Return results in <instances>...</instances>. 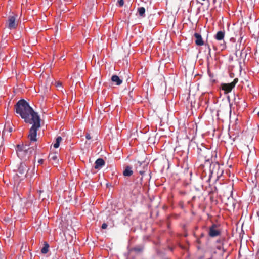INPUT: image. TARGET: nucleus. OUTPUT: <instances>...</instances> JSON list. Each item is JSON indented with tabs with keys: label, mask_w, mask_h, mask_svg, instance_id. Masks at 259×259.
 Here are the masks:
<instances>
[{
	"label": "nucleus",
	"mask_w": 259,
	"mask_h": 259,
	"mask_svg": "<svg viewBox=\"0 0 259 259\" xmlns=\"http://www.w3.org/2000/svg\"><path fill=\"white\" fill-rule=\"evenodd\" d=\"M16 112L19 114L22 118L27 123L32 124V120L39 118L29 103L24 99L19 100L15 106Z\"/></svg>",
	"instance_id": "nucleus-1"
},
{
	"label": "nucleus",
	"mask_w": 259,
	"mask_h": 259,
	"mask_svg": "<svg viewBox=\"0 0 259 259\" xmlns=\"http://www.w3.org/2000/svg\"><path fill=\"white\" fill-rule=\"evenodd\" d=\"M197 154L200 160H204V164H202L203 167H208L212 157V151L205 147L202 144L197 146Z\"/></svg>",
	"instance_id": "nucleus-2"
},
{
	"label": "nucleus",
	"mask_w": 259,
	"mask_h": 259,
	"mask_svg": "<svg viewBox=\"0 0 259 259\" xmlns=\"http://www.w3.org/2000/svg\"><path fill=\"white\" fill-rule=\"evenodd\" d=\"M28 166L26 163L21 162L18 165L17 169H14L15 174L13 175L14 186H18L22 180H23L26 176L28 172Z\"/></svg>",
	"instance_id": "nucleus-3"
},
{
	"label": "nucleus",
	"mask_w": 259,
	"mask_h": 259,
	"mask_svg": "<svg viewBox=\"0 0 259 259\" xmlns=\"http://www.w3.org/2000/svg\"><path fill=\"white\" fill-rule=\"evenodd\" d=\"M36 146L29 147L28 146L23 145H17L16 150L18 157L20 158H28L35 151Z\"/></svg>",
	"instance_id": "nucleus-4"
},
{
	"label": "nucleus",
	"mask_w": 259,
	"mask_h": 259,
	"mask_svg": "<svg viewBox=\"0 0 259 259\" xmlns=\"http://www.w3.org/2000/svg\"><path fill=\"white\" fill-rule=\"evenodd\" d=\"M209 175L208 181L213 176L215 177L216 180H218L223 174L224 170L221 168L218 162H210L209 165Z\"/></svg>",
	"instance_id": "nucleus-5"
},
{
	"label": "nucleus",
	"mask_w": 259,
	"mask_h": 259,
	"mask_svg": "<svg viewBox=\"0 0 259 259\" xmlns=\"http://www.w3.org/2000/svg\"><path fill=\"white\" fill-rule=\"evenodd\" d=\"M32 123L33 124L29 130L28 137L31 142H36L37 140L36 138L37 132L40 127V117L32 120Z\"/></svg>",
	"instance_id": "nucleus-6"
},
{
	"label": "nucleus",
	"mask_w": 259,
	"mask_h": 259,
	"mask_svg": "<svg viewBox=\"0 0 259 259\" xmlns=\"http://www.w3.org/2000/svg\"><path fill=\"white\" fill-rule=\"evenodd\" d=\"M136 170L143 176L148 168V163L144 161H137L135 164Z\"/></svg>",
	"instance_id": "nucleus-7"
},
{
	"label": "nucleus",
	"mask_w": 259,
	"mask_h": 259,
	"mask_svg": "<svg viewBox=\"0 0 259 259\" xmlns=\"http://www.w3.org/2000/svg\"><path fill=\"white\" fill-rule=\"evenodd\" d=\"M238 81V79L236 78L233 81L230 83H222L221 84V88L224 91L225 94L230 93L232 89L235 87V85Z\"/></svg>",
	"instance_id": "nucleus-8"
},
{
	"label": "nucleus",
	"mask_w": 259,
	"mask_h": 259,
	"mask_svg": "<svg viewBox=\"0 0 259 259\" xmlns=\"http://www.w3.org/2000/svg\"><path fill=\"white\" fill-rule=\"evenodd\" d=\"M218 226L216 224H212L210 227H209V230L208 232L209 236L211 237H214L218 236L221 234V231L218 229Z\"/></svg>",
	"instance_id": "nucleus-9"
},
{
	"label": "nucleus",
	"mask_w": 259,
	"mask_h": 259,
	"mask_svg": "<svg viewBox=\"0 0 259 259\" xmlns=\"http://www.w3.org/2000/svg\"><path fill=\"white\" fill-rule=\"evenodd\" d=\"M17 16L13 15L9 17L8 19V27L10 29H15L17 26V23L16 21Z\"/></svg>",
	"instance_id": "nucleus-10"
},
{
	"label": "nucleus",
	"mask_w": 259,
	"mask_h": 259,
	"mask_svg": "<svg viewBox=\"0 0 259 259\" xmlns=\"http://www.w3.org/2000/svg\"><path fill=\"white\" fill-rule=\"evenodd\" d=\"M123 79L124 78L121 75L119 77L116 75H113L111 77L112 81L114 82L117 85H120Z\"/></svg>",
	"instance_id": "nucleus-11"
},
{
	"label": "nucleus",
	"mask_w": 259,
	"mask_h": 259,
	"mask_svg": "<svg viewBox=\"0 0 259 259\" xmlns=\"http://www.w3.org/2000/svg\"><path fill=\"white\" fill-rule=\"evenodd\" d=\"M49 160L52 164L56 166L58 163V156L56 153L50 154L48 156Z\"/></svg>",
	"instance_id": "nucleus-12"
},
{
	"label": "nucleus",
	"mask_w": 259,
	"mask_h": 259,
	"mask_svg": "<svg viewBox=\"0 0 259 259\" xmlns=\"http://www.w3.org/2000/svg\"><path fill=\"white\" fill-rule=\"evenodd\" d=\"M194 36L196 39L195 42L197 46H202L204 45V41L202 39L201 35L200 34L195 33L194 34Z\"/></svg>",
	"instance_id": "nucleus-13"
},
{
	"label": "nucleus",
	"mask_w": 259,
	"mask_h": 259,
	"mask_svg": "<svg viewBox=\"0 0 259 259\" xmlns=\"http://www.w3.org/2000/svg\"><path fill=\"white\" fill-rule=\"evenodd\" d=\"M105 164L104 160L102 158H98L96 160L95 163V168L100 169Z\"/></svg>",
	"instance_id": "nucleus-14"
},
{
	"label": "nucleus",
	"mask_w": 259,
	"mask_h": 259,
	"mask_svg": "<svg viewBox=\"0 0 259 259\" xmlns=\"http://www.w3.org/2000/svg\"><path fill=\"white\" fill-rule=\"evenodd\" d=\"M225 204L230 207H235V203L232 196H230L227 198V201L225 202Z\"/></svg>",
	"instance_id": "nucleus-15"
},
{
	"label": "nucleus",
	"mask_w": 259,
	"mask_h": 259,
	"mask_svg": "<svg viewBox=\"0 0 259 259\" xmlns=\"http://www.w3.org/2000/svg\"><path fill=\"white\" fill-rule=\"evenodd\" d=\"M133 174L132 168L130 166H127L125 167L124 170L123 172V175L124 176L130 177Z\"/></svg>",
	"instance_id": "nucleus-16"
},
{
	"label": "nucleus",
	"mask_w": 259,
	"mask_h": 259,
	"mask_svg": "<svg viewBox=\"0 0 259 259\" xmlns=\"http://www.w3.org/2000/svg\"><path fill=\"white\" fill-rule=\"evenodd\" d=\"M225 36L224 31H219L217 32L214 37L217 40H222L224 39Z\"/></svg>",
	"instance_id": "nucleus-17"
},
{
	"label": "nucleus",
	"mask_w": 259,
	"mask_h": 259,
	"mask_svg": "<svg viewBox=\"0 0 259 259\" xmlns=\"http://www.w3.org/2000/svg\"><path fill=\"white\" fill-rule=\"evenodd\" d=\"M49 244L47 242H45L44 243V247L41 249V252L42 254H46L47 253H48V252L49 251Z\"/></svg>",
	"instance_id": "nucleus-18"
},
{
	"label": "nucleus",
	"mask_w": 259,
	"mask_h": 259,
	"mask_svg": "<svg viewBox=\"0 0 259 259\" xmlns=\"http://www.w3.org/2000/svg\"><path fill=\"white\" fill-rule=\"evenodd\" d=\"M205 51L207 52L206 58L207 59H209L210 57H211V49L209 45H205Z\"/></svg>",
	"instance_id": "nucleus-19"
},
{
	"label": "nucleus",
	"mask_w": 259,
	"mask_h": 259,
	"mask_svg": "<svg viewBox=\"0 0 259 259\" xmlns=\"http://www.w3.org/2000/svg\"><path fill=\"white\" fill-rule=\"evenodd\" d=\"M62 140V138L61 137H60V136L56 138V142L54 144V147L55 148H57L59 147V146L60 145V143L61 142Z\"/></svg>",
	"instance_id": "nucleus-20"
},
{
	"label": "nucleus",
	"mask_w": 259,
	"mask_h": 259,
	"mask_svg": "<svg viewBox=\"0 0 259 259\" xmlns=\"http://www.w3.org/2000/svg\"><path fill=\"white\" fill-rule=\"evenodd\" d=\"M138 13L140 16H141V17L144 16V14H145V9L144 7H141L139 8L138 9Z\"/></svg>",
	"instance_id": "nucleus-21"
},
{
	"label": "nucleus",
	"mask_w": 259,
	"mask_h": 259,
	"mask_svg": "<svg viewBox=\"0 0 259 259\" xmlns=\"http://www.w3.org/2000/svg\"><path fill=\"white\" fill-rule=\"evenodd\" d=\"M13 131L12 127H8V128L5 126L3 132V134H6V132H8L9 133H11Z\"/></svg>",
	"instance_id": "nucleus-22"
},
{
	"label": "nucleus",
	"mask_w": 259,
	"mask_h": 259,
	"mask_svg": "<svg viewBox=\"0 0 259 259\" xmlns=\"http://www.w3.org/2000/svg\"><path fill=\"white\" fill-rule=\"evenodd\" d=\"M55 85L59 89V88H62V83L61 82H56Z\"/></svg>",
	"instance_id": "nucleus-23"
},
{
	"label": "nucleus",
	"mask_w": 259,
	"mask_h": 259,
	"mask_svg": "<svg viewBox=\"0 0 259 259\" xmlns=\"http://www.w3.org/2000/svg\"><path fill=\"white\" fill-rule=\"evenodd\" d=\"M134 250L137 252H140L142 251L143 249L140 247H135Z\"/></svg>",
	"instance_id": "nucleus-24"
},
{
	"label": "nucleus",
	"mask_w": 259,
	"mask_h": 259,
	"mask_svg": "<svg viewBox=\"0 0 259 259\" xmlns=\"http://www.w3.org/2000/svg\"><path fill=\"white\" fill-rule=\"evenodd\" d=\"M44 192V191H39V198H41L42 200H44L46 198L45 197H44V196H42V197H41V194L43 193Z\"/></svg>",
	"instance_id": "nucleus-25"
},
{
	"label": "nucleus",
	"mask_w": 259,
	"mask_h": 259,
	"mask_svg": "<svg viewBox=\"0 0 259 259\" xmlns=\"http://www.w3.org/2000/svg\"><path fill=\"white\" fill-rule=\"evenodd\" d=\"M118 3L120 7L122 6L124 4L123 0H118Z\"/></svg>",
	"instance_id": "nucleus-26"
},
{
	"label": "nucleus",
	"mask_w": 259,
	"mask_h": 259,
	"mask_svg": "<svg viewBox=\"0 0 259 259\" xmlns=\"http://www.w3.org/2000/svg\"><path fill=\"white\" fill-rule=\"evenodd\" d=\"M85 138L87 139L88 140H90L91 139L92 137L91 136H90V134L89 133H87L86 135H85Z\"/></svg>",
	"instance_id": "nucleus-27"
},
{
	"label": "nucleus",
	"mask_w": 259,
	"mask_h": 259,
	"mask_svg": "<svg viewBox=\"0 0 259 259\" xmlns=\"http://www.w3.org/2000/svg\"><path fill=\"white\" fill-rule=\"evenodd\" d=\"M107 227V224L106 223H103L102 225V226H101V228L102 229H106Z\"/></svg>",
	"instance_id": "nucleus-28"
},
{
	"label": "nucleus",
	"mask_w": 259,
	"mask_h": 259,
	"mask_svg": "<svg viewBox=\"0 0 259 259\" xmlns=\"http://www.w3.org/2000/svg\"><path fill=\"white\" fill-rule=\"evenodd\" d=\"M43 161H44L43 159H40L38 160V163L40 164H42Z\"/></svg>",
	"instance_id": "nucleus-29"
},
{
	"label": "nucleus",
	"mask_w": 259,
	"mask_h": 259,
	"mask_svg": "<svg viewBox=\"0 0 259 259\" xmlns=\"http://www.w3.org/2000/svg\"><path fill=\"white\" fill-rule=\"evenodd\" d=\"M130 79V77L128 76L126 79V81H128V80Z\"/></svg>",
	"instance_id": "nucleus-30"
},
{
	"label": "nucleus",
	"mask_w": 259,
	"mask_h": 259,
	"mask_svg": "<svg viewBox=\"0 0 259 259\" xmlns=\"http://www.w3.org/2000/svg\"><path fill=\"white\" fill-rule=\"evenodd\" d=\"M222 248L224 249V248H223V246H219V247H218V248L219 249H221Z\"/></svg>",
	"instance_id": "nucleus-31"
},
{
	"label": "nucleus",
	"mask_w": 259,
	"mask_h": 259,
	"mask_svg": "<svg viewBox=\"0 0 259 259\" xmlns=\"http://www.w3.org/2000/svg\"><path fill=\"white\" fill-rule=\"evenodd\" d=\"M234 101H235V103H239V102H237L236 101V98L234 99Z\"/></svg>",
	"instance_id": "nucleus-32"
},
{
	"label": "nucleus",
	"mask_w": 259,
	"mask_h": 259,
	"mask_svg": "<svg viewBox=\"0 0 259 259\" xmlns=\"http://www.w3.org/2000/svg\"><path fill=\"white\" fill-rule=\"evenodd\" d=\"M27 52L28 53H31V52H30V50H28V51H27Z\"/></svg>",
	"instance_id": "nucleus-33"
},
{
	"label": "nucleus",
	"mask_w": 259,
	"mask_h": 259,
	"mask_svg": "<svg viewBox=\"0 0 259 259\" xmlns=\"http://www.w3.org/2000/svg\"><path fill=\"white\" fill-rule=\"evenodd\" d=\"M201 236H204V234H202Z\"/></svg>",
	"instance_id": "nucleus-34"
},
{
	"label": "nucleus",
	"mask_w": 259,
	"mask_h": 259,
	"mask_svg": "<svg viewBox=\"0 0 259 259\" xmlns=\"http://www.w3.org/2000/svg\"><path fill=\"white\" fill-rule=\"evenodd\" d=\"M257 115L259 117V112L257 113Z\"/></svg>",
	"instance_id": "nucleus-35"
},
{
	"label": "nucleus",
	"mask_w": 259,
	"mask_h": 259,
	"mask_svg": "<svg viewBox=\"0 0 259 259\" xmlns=\"http://www.w3.org/2000/svg\"><path fill=\"white\" fill-rule=\"evenodd\" d=\"M25 52L28 51V50H27V51L25 50Z\"/></svg>",
	"instance_id": "nucleus-36"
}]
</instances>
